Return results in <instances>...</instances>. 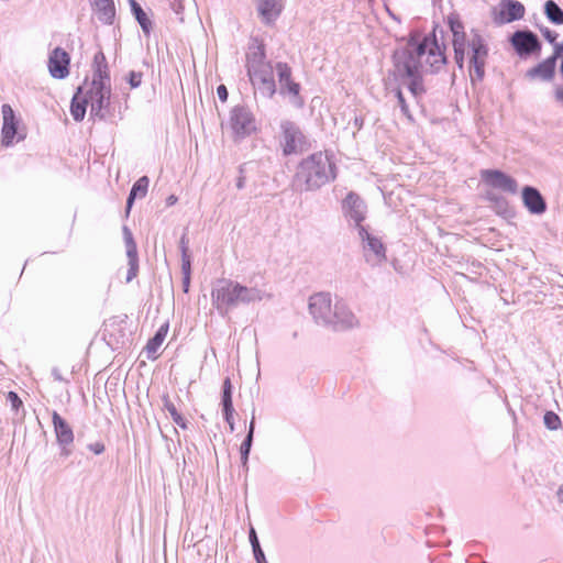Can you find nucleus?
I'll use <instances>...</instances> for the list:
<instances>
[{"label": "nucleus", "mask_w": 563, "mask_h": 563, "mask_svg": "<svg viewBox=\"0 0 563 563\" xmlns=\"http://www.w3.org/2000/svg\"><path fill=\"white\" fill-rule=\"evenodd\" d=\"M229 124L235 140H242L257 131L255 117L245 107L232 109Z\"/></svg>", "instance_id": "nucleus-7"}, {"label": "nucleus", "mask_w": 563, "mask_h": 563, "mask_svg": "<svg viewBox=\"0 0 563 563\" xmlns=\"http://www.w3.org/2000/svg\"><path fill=\"white\" fill-rule=\"evenodd\" d=\"M357 319L345 303L338 301L334 306V312L329 321V325L334 331H342L357 325Z\"/></svg>", "instance_id": "nucleus-14"}, {"label": "nucleus", "mask_w": 563, "mask_h": 563, "mask_svg": "<svg viewBox=\"0 0 563 563\" xmlns=\"http://www.w3.org/2000/svg\"><path fill=\"white\" fill-rule=\"evenodd\" d=\"M342 209L345 216L354 220L358 228L362 227L361 223L365 219V205L357 194L349 192L342 201Z\"/></svg>", "instance_id": "nucleus-16"}, {"label": "nucleus", "mask_w": 563, "mask_h": 563, "mask_svg": "<svg viewBox=\"0 0 563 563\" xmlns=\"http://www.w3.org/2000/svg\"><path fill=\"white\" fill-rule=\"evenodd\" d=\"M238 188H242L244 186V177H240L238 180Z\"/></svg>", "instance_id": "nucleus-47"}, {"label": "nucleus", "mask_w": 563, "mask_h": 563, "mask_svg": "<svg viewBox=\"0 0 563 563\" xmlns=\"http://www.w3.org/2000/svg\"><path fill=\"white\" fill-rule=\"evenodd\" d=\"M555 70V57L548 58L534 67L530 75L544 80H549L553 77Z\"/></svg>", "instance_id": "nucleus-24"}, {"label": "nucleus", "mask_w": 563, "mask_h": 563, "mask_svg": "<svg viewBox=\"0 0 563 563\" xmlns=\"http://www.w3.org/2000/svg\"><path fill=\"white\" fill-rule=\"evenodd\" d=\"M309 310L313 318L329 324L332 317L331 297L327 292H319L310 297Z\"/></svg>", "instance_id": "nucleus-13"}, {"label": "nucleus", "mask_w": 563, "mask_h": 563, "mask_svg": "<svg viewBox=\"0 0 563 563\" xmlns=\"http://www.w3.org/2000/svg\"><path fill=\"white\" fill-rule=\"evenodd\" d=\"M136 271H137V267H136L135 261H132V265H131V268H130V272L128 275V280H131L133 277L136 276Z\"/></svg>", "instance_id": "nucleus-43"}, {"label": "nucleus", "mask_w": 563, "mask_h": 563, "mask_svg": "<svg viewBox=\"0 0 563 563\" xmlns=\"http://www.w3.org/2000/svg\"><path fill=\"white\" fill-rule=\"evenodd\" d=\"M481 178L489 187L506 192L515 194L518 188L517 181L500 170L484 169L481 172Z\"/></svg>", "instance_id": "nucleus-11"}, {"label": "nucleus", "mask_w": 563, "mask_h": 563, "mask_svg": "<svg viewBox=\"0 0 563 563\" xmlns=\"http://www.w3.org/2000/svg\"><path fill=\"white\" fill-rule=\"evenodd\" d=\"M253 433H254V417L252 418L251 423H250L249 434H247L246 439L244 440V442L242 443L241 449H240L242 460L244 463H246L247 456H249V453L251 450Z\"/></svg>", "instance_id": "nucleus-30"}, {"label": "nucleus", "mask_w": 563, "mask_h": 563, "mask_svg": "<svg viewBox=\"0 0 563 563\" xmlns=\"http://www.w3.org/2000/svg\"><path fill=\"white\" fill-rule=\"evenodd\" d=\"M3 126H2V142L10 145L13 142L18 131V121L15 119L13 109L9 104L2 106Z\"/></svg>", "instance_id": "nucleus-18"}, {"label": "nucleus", "mask_w": 563, "mask_h": 563, "mask_svg": "<svg viewBox=\"0 0 563 563\" xmlns=\"http://www.w3.org/2000/svg\"><path fill=\"white\" fill-rule=\"evenodd\" d=\"M544 13L552 23L556 25L563 24V11L553 0H548L544 3Z\"/></svg>", "instance_id": "nucleus-26"}, {"label": "nucleus", "mask_w": 563, "mask_h": 563, "mask_svg": "<svg viewBox=\"0 0 563 563\" xmlns=\"http://www.w3.org/2000/svg\"><path fill=\"white\" fill-rule=\"evenodd\" d=\"M92 67L91 80L85 81L78 90L85 97V102L89 103L91 113L102 118V111L109 107L111 97L109 68L102 52L95 54Z\"/></svg>", "instance_id": "nucleus-2"}, {"label": "nucleus", "mask_w": 563, "mask_h": 563, "mask_svg": "<svg viewBox=\"0 0 563 563\" xmlns=\"http://www.w3.org/2000/svg\"><path fill=\"white\" fill-rule=\"evenodd\" d=\"M223 402L232 401V385L231 380L227 378L223 383Z\"/></svg>", "instance_id": "nucleus-36"}, {"label": "nucleus", "mask_w": 563, "mask_h": 563, "mask_svg": "<svg viewBox=\"0 0 563 563\" xmlns=\"http://www.w3.org/2000/svg\"><path fill=\"white\" fill-rule=\"evenodd\" d=\"M544 36L545 38L550 42V43H554L558 38V33L555 32H552V31H547L544 33Z\"/></svg>", "instance_id": "nucleus-42"}, {"label": "nucleus", "mask_w": 563, "mask_h": 563, "mask_svg": "<svg viewBox=\"0 0 563 563\" xmlns=\"http://www.w3.org/2000/svg\"><path fill=\"white\" fill-rule=\"evenodd\" d=\"M89 106L88 102H85V97L79 95V90L74 96L71 106H70V112L73 118L76 121H81L86 114V108Z\"/></svg>", "instance_id": "nucleus-25"}, {"label": "nucleus", "mask_w": 563, "mask_h": 563, "mask_svg": "<svg viewBox=\"0 0 563 563\" xmlns=\"http://www.w3.org/2000/svg\"><path fill=\"white\" fill-rule=\"evenodd\" d=\"M228 423L230 424V429L233 430L234 429L233 418Z\"/></svg>", "instance_id": "nucleus-49"}, {"label": "nucleus", "mask_w": 563, "mask_h": 563, "mask_svg": "<svg viewBox=\"0 0 563 563\" xmlns=\"http://www.w3.org/2000/svg\"><path fill=\"white\" fill-rule=\"evenodd\" d=\"M169 331V324L168 322L163 323L158 330L156 331L155 335L150 339L144 347V351L146 353V356L148 360L155 361L159 356V349L163 345L164 341L166 340V336Z\"/></svg>", "instance_id": "nucleus-19"}, {"label": "nucleus", "mask_w": 563, "mask_h": 563, "mask_svg": "<svg viewBox=\"0 0 563 563\" xmlns=\"http://www.w3.org/2000/svg\"><path fill=\"white\" fill-rule=\"evenodd\" d=\"M176 201H177V198H176L175 196H170V197L168 198V203H169V205H173V203H175Z\"/></svg>", "instance_id": "nucleus-48"}, {"label": "nucleus", "mask_w": 563, "mask_h": 563, "mask_svg": "<svg viewBox=\"0 0 563 563\" xmlns=\"http://www.w3.org/2000/svg\"><path fill=\"white\" fill-rule=\"evenodd\" d=\"M89 449L95 453V454H101L103 451H104V444L101 443V442H96V443H92L89 445Z\"/></svg>", "instance_id": "nucleus-41"}, {"label": "nucleus", "mask_w": 563, "mask_h": 563, "mask_svg": "<svg viewBox=\"0 0 563 563\" xmlns=\"http://www.w3.org/2000/svg\"><path fill=\"white\" fill-rule=\"evenodd\" d=\"M275 69L282 92L299 98L300 85L294 80L291 67L287 63L279 62L276 64Z\"/></svg>", "instance_id": "nucleus-15"}, {"label": "nucleus", "mask_w": 563, "mask_h": 563, "mask_svg": "<svg viewBox=\"0 0 563 563\" xmlns=\"http://www.w3.org/2000/svg\"><path fill=\"white\" fill-rule=\"evenodd\" d=\"M558 496L561 499V501H563V484L559 487Z\"/></svg>", "instance_id": "nucleus-46"}, {"label": "nucleus", "mask_w": 563, "mask_h": 563, "mask_svg": "<svg viewBox=\"0 0 563 563\" xmlns=\"http://www.w3.org/2000/svg\"><path fill=\"white\" fill-rule=\"evenodd\" d=\"M526 8L517 0H503L493 11V21L498 24H507L525 16Z\"/></svg>", "instance_id": "nucleus-8"}, {"label": "nucleus", "mask_w": 563, "mask_h": 563, "mask_svg": "<svg viewBox=\"0 0 563 563\" xmlns=\"http://www.w3.org/2000/svg\"><path fill=\"white\" fill-rule=\"evenodd\" d=\"M247 73L254 87H257L268 97L275 95L274 68L266 62L263 46H257L256 49L247 56Z\"/></svg>", "instance_id": "nucleus-5"}, {"label": "nucleus", "mask_w": 563, "mask_h": 563, "mask_svg": "<svg viewBox=\"0 0 563 563\" xmlns=\"http://www.w3.org/2000/svg\"><path fill=\"white\" fill-rule=\"evenodd\" d=\"M164 406L169 412L173 421L181 429H187L186 419L177 411L176 406L169 400L167 396L164 397Z\"/></svg>", "instance_id": "nucleus-27"}, {"label": "nucleus", "mask_w": 563, "mask_h": 563, "mask_svg": "<svg viewBox=\"0 0 563 563\" xmlns=\"http://www.w3.org/2000/svg\"><path fill=\"white\" fill-rule=\"evenodd\" d=\"M446 63L444 49L438 44L435 34L410 35L406 46L395 53V67L399 74L416 75L429 67L439 70Z\"/></svg>", "instance_id": "nucleus-1"}, {"label": "nucleus", "mask_w": 563, "mask_h": 563, "mask_svg": "<svg viewBox=\"0 0 563 563\" xmlns=\"http://www.w3.org/2000/svg\"><path fill=\"white\" fill-rule=\"evenodd\" d=\"M396 96H397V99H398V102H399V106L401 108L402 113L409 120H412V115H411V113L409 111L408 104L406 103L405 97H404L402 91L400 89L397 90Z\"/></svg>", "instance_id": "nucleus-35"}, {"label": "nucleus", "mask_w": 563, "mask_h": 563, "mask_svg": "<svg viewBox=\"0 0 563 563\" xmlns=\"http://www.w3.org/2000/svg\"><path fill=\"white\" fill-rule=\"evenodd\" d=\"M522 200L531 213L539 214L545 211V201L541 194L533 187L527 186L522 189Z\"/></svg>", "instance_id": "nucleus-20"}, {"label": "nucleus", "mask_w": 563, "mask_h": 563, "mask_svg": "<svg viewBox=\"0 0 563 563\" xmlns=\"http://www.w3.org/2000/svg\"><path fill=\"white\" fill-rule=\"evenodd\" d=\"M141 81H142V75L140 73L132 71L130 74V84L133 88L140 86Z\"/></svg>", "instance_id": "nucleus-39"}, {"label": "nucleus", "mask_w": 563, "mask_h": 563, "mask_svg": "<svg viewBox=\"0 0 563 563\" xmlns=\"http://www.w3.org/2000/svg\"><path fill=\"white\" fill-rule=\"evenodd\" d=\"M258 298L260 295L255 288H249L227 278L219 279L211 291L212 303L221 313H227L239 305H246Z\"/></svg>", "instance_id": "nucleus-4"}, {"label": "nucleus", "mask_w": 563, "mask_h": 563, "mask_svg": "<svg viewBox=\"0 0 563 563\" xmlns=\"http://www.w3.org/2000/svg\"><path fill=\"white\" fill-rule=\"evenodd\" d=\"M70 56L60 48L56 47L52 51L47 62V68L53 78L64 79L69 75Z\"/></svg>", "instance_id": "nucleus-10"}, {"label": "nucleus", "mask_w": 563, "mask_h": 563, "mask_svg": "<svg viewBox=\"0 0 563 563\" xmlns=\"http://www.w3.org/2000/svg\"><path fill=\"white\" fill-rule=\"evenodd\" d=\"M544 424L550 430H556L561 427V419L560 417L553 412V411H547L543 417Z\"/></svg>", "instance_id": "nucleus-33"}, {"label": "nucleus", "mask_w": 563, "mask_h": 563, "mask_svg": "<svg viewBox=\"0 0 563 563\" xmlns=\"http://www.w3.org/2000/svg\"><path fill=\"white\" fill-rule=\"evenodd\" d=\"M400 75L406 76L410 79V82L408 84V89L415 97H419L424 92L422 78H421V71H419L416 75H404V74H400Z\"/></svg>", "instance_id": "nucleus-28"}, {"label": "nucleus", "mask_w": 563, "mask_h": 563, "mask_svg": "<svg viewBox=\"0 0 563 563\" xmlns=\"http://www.w3.org/2000/svg\"><path fill=\"white\" fill-rule=\"evenodd\" d=\"M452 44L454 48V59L460 68L463 67L464 56L468 52V48H471V64L473 65L477 76L482 77L484 73L485 57L487 55V51L482 38L476 36L471 42H467L466 33L463 31L453 35Z\"/></svg>", "instance_id": "nucleus-6"}, {"label": "nucleus", "mask_w": 563, "mask_h": 563, "mask_svg": "<svg viewBox=\"0 0 563 563\" xmlns=\"http://www.w3.org/2000/svg\"><path fill=\"white\" fill-rule=\"evenodd\" d=\"M189 282H190V278L189 279H186V276L184 277V290L187 292L188 291V288H189Z\"/></svg>", "instance_id": "nucleus-45"}, {"label": "nucleus", "mask_w": 563, "mask_h": 563, "mask_svg": "<svg viewBox=\"0 0 563 563\" xmlns=\"http://www.w3.org/2000/svg\"><path fill=\"white\" fill-rule=\"evenodd\" d=\"M52 421L58 442L63 445H68L73 443L74 433L70 426L66 422V420L62 418L59 413L54 411L52 415Z\"/></svg>", "instance_id": "nucleus-21"}, {"label": "nucleus", "mask_w": 563, "mask_h": 563, "mask_svg": "<svg viewBox=\"0 0 563 563\" xmlns=\"http://www.w3.org/2000/svg\"><path fill=\"white\" fill-rule=\"evenodd\" d=\"M250 540L253 547L255 559L258 563H263L265 561V555L260 547L256 533L254 529H251L250 532Z\"/></svg>", "instance_id": "nucleus-32"}, {"label": "nucleus", "mask_w": 563, "mask_h": 563, "mask_svg": "<svg viewBox=\"0 0 563 563\" xmlns=\"http://www.w3.org/2000/svg\"><path fill=\"white\" fill-rule=\"evenodd\" d=\"M217 95L222 102H225L229 96L227 87L224 85L218 86Z\"/></svg>", "instance_id": "nucleus-40"}, {"label": "nucleus", "mask_w": 563, "mask_h": 563, "mask_svg": "<svg viewBox=\"0 0 563 563\" xmlns=\"http://www.w3.org/2000/svg\"><path fill=\"white\" fill-rule=\"evenodd\" d=\"M223 412L225 420L230 422V420L233 418V405L232 401L223 402Z\"/></svg>", "instance_id": "nucleus-38"}, {"label": "nucleus", "mask_w": 563, "mask_h": 563, "mask_svg": "<svg viewBox=\"0 0 563 563\" xmlns=\"http://www.w3.org/2000/svg\"><path fill=\"white\" fill-rule=\"evenodd\" d=\"M104 2H108L109 0H103Z\"/></svg>", "instance_id": "nucleus-50"}, {"label": "nucleus", "mask_w": 563, "mask_h": 563, "mask_svg": "<svg viewBox=\"0 0 563 563\" xmlns=\"http://www.w3.org/2000/svg\"><path fill=\"white\" fill-rule=\"evenodd\" d=\"M563 53V43L561 45H558L556 48H555V56H561Z\"/></svg>", "instance_id": "nucleus-44"}, {"label": "nucleus", "mask_w": 563, "mask_h": 563, "mask_svg": "<svg viewBox=\"0 0 563 563\" xmlns=\"http://www.w3.org/2000/svg\"><path fill=\"white\" fill-rule=\"evenodd\" d=\"M446 23L452 32V35L459 34L464 31V24L460 18V15L455 12L450 13L446 16Z\"/></svg>", "instance_id": "nucleus-29"}, {"label": "nucleus", "mask_w": 563, "mask_h": 563, "mask_svg": "<svg viewBox=\"0 0 563 563\" xmlns=\"http://www.w3.org/2000/svg\"><path fill=\"white\" fill-rule=\"evenodd\" d=\"M511 45L519 55H530L540 51L541 45L534 33L531 31H517L510 38Z\"/></svg>", "instance_id": "nucleus-12"}, {"label": "nucleus", "mask_w": 563, "mask_h": 563, "mask_svg": "<svg viewBox=\"0 0 563 563\" xmlns=\"http://www.w3.org/2000/svg\"><path fill=\"white\" fill-rule=\"evenodd\" d=\"M181 249H183V265H181V268H183V273L184 275H186V279H189L190 278V257L187 253L188 251V247H187V241H186V238L183 236L181 238Z\"/></svg>", "instance_id": "nucleus-31"}, {"label": "nucleus", "mask_w": 563, "mask_h": 563, "mask_svg": "<svg viewBox=\"0 0 563 563\" xmlns=\"http://www.w3.org/2000/svg\"><path fill=\"white\" fill-rule=\"evenodd\" d=\"M8 401L11 404L14 410H18L22 406V400L19 398L18 394L14 391H9L7 395Z\"/></svg>", "instance_id": "nucleus-37"}, {"label": "nucleus", "mask_w": 563, "mask_h": 563, "mask_svg": "<svg viewBox=\"0 0 563 563\" xmlns=\"http://www.w3.org/2000/svg\"><path fill=\"white\" fill-rule=\"evenodd\" d=\"M133 11L135 13L136 20L141 24V26L145 30L147 25L150 24V20L147 19L145 12L142 10V8L136 3V1L131 0Z\"/></svg>", "instance_id": "nucleus-34"}, {"label": "nucleus", "mask_w": 563, "mask_h": 563, "mask_svg": "<svg viewBox=\"0 0 563 563\" xmlns=\"http://www.w3.org/2000/svg\"><path fill=\"white\" fill-rule=\"evenodd\" d=\"M358 234L362 241L367 243L364 247L366 256H368V252L372 253V258L367 257V261L380 263L386 260L385 247L379 239L371 235L364 227H360Z\"/></svg>", "instance_id": "nucleus-17"}, {"label": "nucleus", "mask_w": 563, "mask_h": 563, "mask_svg": "<svg viewBox=\"0 0 563 563\" xmlns=\"http://www.w3.org/2000/svg\"><path fill=\"white\" fill-rule=\"evenodd\" d=\"M148 184H150V180L146 176H143L135 181V184L133 185V187L131 189L130 196L128 198V203H126L128 212L130 211L134 199L143 198L146 196L147 189H148Z\"/></svg>", "instance_id": "nucleus-23"}, {"label": "nucleus", "mask_w": 563, "mask_h": 563, "mask_svg": "<svg viewBox=\"0 0 563 563\" xmlns=\"http://www.w3.org/2000/svg\"><path fill=\"white\" fill-rule=\"evenodd\" d=\"M282 0H260L258 11L266 22H272L282 12Z\"/></svg>", "instance_id": "nucleus-22"}, {"label": "nucleus", "mask_w": 563, "mask_h": 563, "mask_svg": "<svg viewBox=\"0 0 563 563\" xmlns=\"http://www.w3.org/2000/svg\"><path fill=\"white\" fill-rule=\"evenodd\" d=\"M297 179L307 190L318 189L336 177V166L328 151L316 152L298 165Z\"/></svg>", "instance_id": "nucleus-3"}, {"label": "nucleus", "mask_w": 563, "mask_h": 563, "mask_svg": "<svg viewBox=\"0 0 563 563\" xmlns=\"http://www.w3.org/2000/svg\"><path fill=\"white\" fill-rule=\"evenodd\" d=\"M283 153L285 155L296 154L301 151L306 144V139L300 129L292 122L286 121L282 124Z\"/></svg>", "instance_id": "nucleus-9"}]
</instances>
